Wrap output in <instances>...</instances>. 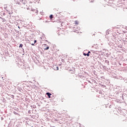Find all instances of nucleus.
Returning a JSON list of instances; mask_svg holds the SVG:
<instances>
[{
	"label": "nucleus",
	"instance_id": "1",
	"mask_svg": "<svg viewBox=\"0 0 127 127\" xmlns=\"http://www.w3.org/2000/svg\"><path fill=\"white\" fill-rule=\"evenodd\" d=\"M54 70H55L56 71H58V70H59V68L58 67V66L55 65V66H54Z\"/></svg>",
	"mask_w": 127,
	"mask_h": 127
},
{
	"label": "nucleus",
	"instance_id": "2",
	"mask_svg": "<svg viewBox=\"0 0 127 127\" xmlns=\"http://www.w3.org/2000/svg\"><path fill=\"white\" fill-rule=\"evenodd\" d=\"M46 95H47V96H48V97L49 98H51V97H50L51 96V93H46Z\"/></svg>",
	"mask_w": 127,
	"mask_h": 127
},
{
	"label": "nucleus",
	"instance_id": "3",
	"mask_svg": "<svg viewBox=\"0 0 127 127\" xmlns=\"http://www.w3.org/2000/svg\"><path fill=\"white\" fill-rule=\"evenodd\" d=\"M74 24L78 25V24H79V21H78V20H75V21H74Z\"/></svg>",
	"mask_w": 127,
	"mask_h": 127
},
{
	"label": "nucleus",
	"instance_id": "4",
	"mask_svg": "<svg viewBox=\"0 0 127 127\" xmlns=\"http://www.w3.org/2000/svg\"><path fill=\"white\" fill-rule=\"evenodd\" d=\"M53 17H54L53 15H50V19H51V20L53 18Z\"/></svg>",
	"mask_w": 127,
	"mask_h": 127
},
{
	"label": "nucleus",
	"instance_id": "5",
	"mask_svg": "<svg viewBox=\"0 0 127 127\" xmlns=\"http://www.w3.org/2000/svg\"><path fill=\"white\" fill-rule=\"evenodd\" d=\"M48 49H49V47H47V48H45L44 49V50H48Z\"/></svg>",
	"mask_w": 127,
	"mask_h": 127
},
{
	"label": "nucleus",
	"instance_id": "6",
	"mask_svg": "<svg viewBox=\"0 0 127 127\" xmlns=\"http://www.w3.org/2000/svg\"><path fill=\"white\" fill-rule=\"evenodd\" d=\"M22 46H23V45H22V44H20L19 47H22Z\"/></svg>",
	"mask_w": 127,
	"mask_h": 127
},
{
	"label": "nucleus",
	"instance_id": "7",
	"mask_svg": "<svg viewBox=\"0 0 127 127\" xmlns=\"http://www.w3.org/2000/svg\"><path fill=\"white\" fill-rule=\"evenodd\" d=\"M84 56H87V54H85V53H83Z\"/></svg>",
	"mask_w": 127,
	"mask_h": 127
},
{
	"label": "nucleus",
	"instance_id": "8",
	"mask_svg": "<svg viewBox=\"0 0 127 127\" xmlns=\"http://www.w3.org/2000/svg\"><path fill=\"white\" fill-rule=\"evenodd\" d=\"M86 56H88V57L90 56V54L88 53L86 54Z\"/></svg>",
	"mask_w": 127,
	"mask_h": 127
},
{
	"label": "nucleus",
	"instance_id": "9",
	"mask_svg": "<svg viewBox=\"0 0 127 127\" xmlns=\"http://www.w3.org/2000/svg\"><path fill=\"white\" fill-rule=\"evenodd\" d=\"M36 42H37V41L36 40L34 41V43H36Z\"/></svg>",
	"mask_w": 127,
	"mask_h": 127
},
{
	"label": "nucleus",
	"instance_id": "10",
	"mask_svg": "<svg viewBox=\"0 0 127 127\" xmlns=\"http://www.w3.org/2000/svg\"><path fill=\"white\" fill-rule=\"evenodd\" d=\"M88 53L90 54V53H91V52L89 51Z\"/></svg>",
	"mask_w": 127,
	"mask_h": 127
},
{
	"label": "nucleus",
	"instance_id": "11",
	"mask_svg": "<svg viewBox=\"0 0 127 127\" xmlns=\"http://www.w3.org/2000/svg\"><path fill=\"white\" fill-rule=\"evenodd\" d=\"M31 45L34 46V44H32Z\"/></svg>",
	"mask_w": 127,
	"mask_h": 127
}]
</instances>
